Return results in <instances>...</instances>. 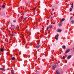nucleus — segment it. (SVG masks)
<instances>
[{"instance_id":"0eeeda50","label":"nucleus","mask_w":74,"mask_h":74,"mask_svg":"<svg viewBox=\"0 0 74 74\" xmlns=\"http://www.w3.org/2000/svg\"><path fill=\"white\" fill-rule=\"evenodd\" d=\"M0 70H1V71H5V69L2 68H0Z\"/></svg>"},{"instance_id":"423d86ee","label":"nucleus","mask_w":74,"mask_h":74,"mask_svg":"<svg viewBox=\"0 0 74 74\" xmlns=\"http://www.w3.org/2000/svg\"><path fill=\"white\" fill-rule=\"evenodd\" d=\"M70 51V49H68L65 52V53H68V52H69Z\"/></svg>"},{"instance_id":"2eb2a0df","label":"nucleus","mask_w":74,"mask_h":74,"mask_svg":"<svg viewBox=\"0 0 74 74\" xmlns=\"http://www.w3.org/2000/svg\"><path fill=\"white\" fill-rule=\"evenodd\" d=\"M71 56H68L67 57L68 59H70V58H71Z\"/></svg>"},{"instance_id":"f03ea898","label":"nucleus","mask_w":74,"mask_h":74,"mask_svg":"<svg viewBox=\"0 0 74 74\" xmlns=\"http://www.w3.org/2000/svg\"><path fill=\"white\" fill-rule=\"evenodd\" d=\"M59 36V34H57V35H56L55 38L56 40H58V37Z\"/></svg>"},{"instance_id":"e433bc0d","label":"nucleus","mask_w":74,"mask_h":74,"mask_svg":"<svg viewBox=\"0 0 74 74\" xmlns=\"http://www.w3.org/2000/svg\"><path fill=\"white\" fill-rule=\"evenodd\" d=\"M23 17H21V19H23Z\"/></svg>"},{"instance_id":"c03bdc74","label":"nucleus","mask_w":74,"mask_h":74,"mask_svg":"<svg viewBox=\"0 0 74 74\" xmlns=\"http://www.w3.org/2000/svg\"><path fill=\"white\" fill-rule=\"evenodd\" d=\"M29 74H30V73H29Z\"/></svg>"},{"instance_id":"2f4dec72","label":"nucleus","mask_w":74,"mask_h":74,"mask_svg":"<svg viewBox=\"0 0 74 74\" xmlns=\"http://www.w3.org/2000/svg\"><path fill=\"white\" fill-rule=\"evenodd\" d=\"M13 22L15 23L16 22V21H13Z\"/></svg>"},{"instance_id":"f704fd0d","label":"nucleus","mask_w":74,"mask_h":74,"mask_svg":"<svg viewBox=\"0 0 74 74\" xmlns=\"http://www.w3.org/2000/svg\"><path fill=\"white\" fill-rule=\"evenodd\" d=\"M16 50H15V51H16Z\"/></svg>"},{"instance_id":"20e7f679","label":"nucleus","mask_w":74,"mask_h":74,"mask_svg":"<svg viewBox=\"0 0 74 74\" xmlns=\"http://www.w3.org/2000/svg\"><path fill=\"white\" fill-rule=\"evenodd\" d=\"M57 31L58 32H59V33H60V32L62 31V29H58L57 30Z\"/></svg>"},{"instance_id":"4c0bfd02","label":"nucleus","mask_w":74,"mask_h":74,"mask_svg":"<svg viewBox=\"0 0 74 74\" xmlns=\"http://www.w3.org/2000/svg\"><path fill=\"white\" fill-rule=\"evenodd\" d=\"M36 65H37V64H35V66H36Z\"/></svg>"},{"instance_id":"1a4fd4ad","label":"nucleus","mask_w":74,"mask_h":74,"mask_svg":"<svg viewBox=\"0 0 74 74\" xmlns=\"http://www.w3.org/2000/svg\"><path fill=\"white\" fill-rule=\"evenodd\" d=\"M12 34H10V36H11V37H12V36H14V33L12 32Z\"/></svg>"},{"instance_id":"9d476101","label":"nucleus","mask_w":74,"mask_h":74,"mask_svg":"<svg viewBox=\"0 0 74 74\" xmlns=\"http://www.w3.org/2000/svg\"><path fill=\"white\" fill-rule=\"evenodd\" d=\"M40 47V45H37L36 47V48H38Z\"/></svg>"},{"instance_id":"b1692460","label":"nucleus","mask_w":74,"mask_h":74,"mask_svg":"<svg viewBox=\"0 0 74 74\" xmlns=\"http://www.w3.org/2000/svg\"><path fill=\"white\" fill-rule=\"evenodd\" d=\"M18 61H20V60H21V59L20 58H18Z\"/></svg>"},{"instance_id":"a211bd4d","label":"nucleus","mask_w":74,"mask_h":74,"mask_svg":"<svg viewBox=\"0 0 74 74\" xmlns=\"http://www.w3.org/2000/svg\"><path fill=\"white\" fill-rule=\"evenodd\" d=\"M65 21V18H62V20H61V22H62V21Z\"/></svg>"},{"instance_id":"4be33fe9","label":"nucleus","mask_w":74,"mask_h":74,"mask_svg":"<svg viewBox=\"0 0 74 74\" xmlns=\"http://www.w3.org/2000/svg\"><path fill=\"white\" fill-rule=\"evenodd\" d=\"M17 30H19V27H18V26L17 28Z\"/></svg>"},{"instance_id":"f3484780","label":"nucleus","mask_w":74,"mask_h":74,"mask_svg":"<svg viewBox=\"0 0 74 74\" xmlns=\"http://www.w3.org/2000/svg\"><path fill=\"white\" fill-rule=\"evenodd\" d=\"M27 18H28L27 17H25L24 18V21H26V20L27 19Z\"/></svg>"},{"instance_id":"ea45409f","label":"nucleus","mask_w":74,"mask_h":74,"mask_svg":"<svg viewBox=\"0 0 74 74\" xmlns=\"http://www.w3.org/2000/svg\"><path fill=\"white\" fill-rule=\"evenodd\" d=\"M18 55V54H16V55Z\"/></svg>"},{"instance_id":"a18cd8bd","label":"nucleus","mask_w":74,"mask_h":74,"mask_svg":"<svg viewBox=\"0 0 74 74\" xmlns=\"http://www.w3.org/2000/svg\"><path fill=\"white\" fill-rule=\"evenodd\" d=\"M8 53H10V52H8Z\"/></svg>"},{"instance_id":"f257e3e1","label":"nucleus","mask_w":74,"mask_h":74,"mask_svg":"<svg viewBox=\"0 0 74 74\" xmlns=\"http://www.w3.org/2000/svg\"><path fill=\"white\" fill-rule=\"evenodd\" d=\"M22 40H23V43L25 44L26 43V41H25V38L24 37V35H23Z\"/></svg>"},{"instance_id":"aec40b11","label":"nucleus","mask_w":74,"mask_h":74,"mask_svg":"<svg viewBox=\"0 0 74 74\" xmlns=\"http://www.w3.org/2000/svg\"><path fill=\"white\" fill-rule=\"evenodd\" d=\"M2 7L3 8H5V6L4 5H2Z\"/></svg>"},{"instance_id":"9b49d317","label":"nucleus","mask_w":74,"mask_h":74,"mask_svg":"<svg viewBox=\"0 0 74 74\" xmlns=\"http://www.w3.org/2000/svg\"><path fill=\"white\" fill-rule=\"evenodd\" d=\"M56 72L57 74H60V73L58 70H56Z\"/></svg>"},{"instance_id":"a878e982","label":"nucleus","mask_w":74,"mask_h":74,"mask_svg":"<svg viewBox=\"0 0 74 74\" xmlns=\"http://www.w3.org/2000/svg\"><path fill=\"white\" fill-rule=\"evenodd\" d=\"M71 22L72 23V24H73L74 23V21H71Z\"/></svg>"},{"instance_id":"72a5a7b5","label":"nucleus","mask_w":74,"mask_h":74,"mask_svg":"<svg viewBox=\"0 0 74 74\" xmlns=\"http://www.w3.org/2000/svg\"><path fill=\"white\" fill-rule=\"evenodd\" d=\"M40 11H39V13H40Z\"/></svg>"},{"instance_id":"37998d69","label":"nucleus","mask_w":74,"mask_h":74,"mask_svg":"<svg viewBox=\"0 0 74 74\" xmlns=\"http://www.w3.org/2000/svg\"><path fill=\"white\" fill-rule=\"evenodd\" d=\"M7 51H8V49H7Z\"/></svg>"},{"instance_id":"4468645a","label":"nucleus","mask_w":74,"mask_h":74,"mask_svg":"<svg viewBox=\"0 0 74 74\" xmlns=\"http://www.w3.org/2000/svg\"><path fill=\"white\" fill-rule=\"evenodd\" d=\"M62 47L63 49H66V46L65 45L62 46Z\"/></svg>"},{"instance_id":"473e14b6","label":"nucleus","mask_w":74,"mask_h":74,"mask_svg":"<svg viewBox=\"0 0 74 74\" xmlns=\"http://www.w3.org/2000/svg\"><path fill=\"white\" fill-rule=\"evenodd\" d=\"M22 25H23V26H24L25 25H24V24H23H23H22Z\"/></svg>"},{"instance_id":"c9c22d12","label":"nucleus","mask_w":74,"mask_h":74,"mask_svg":"<svg viewBox=\"0 0 74 74\" xmlns=\"http://www.w3.org/2000/svg\"><path fill=\"white\" fill-rule=\"evenodd\" d=\"M54 10V9H53V10H52L53 11Z\"/></svg>"},{"instance_id":"bb28decb","label":"nucleus","mask_w":74,"mask_h":74,"mask_svg":"<svg viewBox=\"0 0 74 74\" xmlns=\"http://www.w3.org/2000/svg\"><path fill=\"white\" fill-rule=\"evenodd\" d=\"M49 29V27H47V30H48Z\"/></svg>"},{"instance_id":"ddd939ff","label":"nucleus","mask_w":74,"mask_h":74,"mask_svg":"<svg viewBox=\"0 0 74 74\" xmlns=\"http://www.w3.org/2000/svg\"><path fill=\"white\" fill-rule=\"evenodd\" d=\"M1 51L2 52H4V49L3 48H1Z\"/></svg>"},{"instance_id":"6e6552de","label":"nucleus","mask_w":74,"mask_h":74,"mask_svg":"<svg viewBox=\"0 0 74 74\" xmlns=\"http://www.w3.org/2000/svg\"><path fill=\"white\" fill-rule=\"evenodd\" d=\"M56 65H53L52 66V69H55V68H56Z\"/></svg>"},{"instance_id":"cd10ccee","label":"nucleus","mask_w":74,"mask_h":74,"mask_svg":"<svg viewBox=\"0 0 74 74\" xmlns=\"http://www.w3.org/2000/svg\"><path fill=\"white\" fill-rule=\"evenodd\" d=\"M63 59H65V57H64V56H63Z\"/></svg>"},{"instance_id":"c756f323","label":"nucleus","mask_w":74,"mask_h":74,"mask_svg":"<svg viewBox=\"0 0 74 74\" xmlns=\"http://www.w3.org/2000/svg\"><path fill=\"white\" fill-rule=\"evenodd\" d=\"M73 18V16H72L70 18V19H72Z\"/></svg>"},{"instance_id":"393cba45","label":"nucleus","mask_w":74,"mask_h":74,"mask_svg":"<svg viewBox=\"0 0 74 74\" xmlns=\"http://www.w3.org/2000/svg\"><path fill=\"white\" fill-rule=\"evenodd\" d=\"M72 8H70V11H72Z\"/></svg>"},{"instance_id":"de8ad7c7","label":"nucleus","mask_w":74,"mask_h":74,"mask_svg":"<svg viewBox=\"0 0 74 74\" xmlns=\"http://www.w3.org/2000/svg\"><path fill=\"white\" fill-rule=\"evenodd\" d=\"M36 52H37V51H35Z\"/></svg>"},{"instance_id":"8fccbe9b","label":"nucleus","mask_w":74,"mask_h":74,"mask_svg":"<svg viewBox=\"0 0 74 74\" xmlns=\"http://www.w3.org/2000/svg\"><path fill=\"white\" fill-rule=\"evenodd\" d=\"M42 36V35H41V36Z\"/></svg>"},{"instance_id":"dca6fc26","label":"nucleus","mask_w":74,"mask_h":74,"mask_svg":"<svg viewBox=\"0 0 74 74\" xmlns=\"http://www.w3.org/2000/svg\"><path fill=\"white\" fill-rule=\"evenodd\" d=\"M49 27L50 29H51L52 27V25H50L49 26Z\"/></svg>"},{"instance_id":"58836bf2","label":"nucleus","mask_w":74,"mask_h":74,"mask_svg":"<svg viewBox=\"0 0 74 74\" xmlns=\"http://www.w3.org/2000/svg\"><path fill=\"white\" fill-rule=\"evenodd\" d=\"M72 5H73V3H72Z\"/></svg>"},{"instance_id":"79ce46f5","label":"nucleus","mask_w":74,"mask_h":74,"mask_svg":"<svg viewBox=\"0 0 74 74\" xmlns=\"http://www.w3.org/2000/svg\"><path fill=\"white\" fill-rule=\"evenodd\" d=\"M6 44H8V43H7Z\"/></svg>"},{"instance_id":"49530a36","label":"nucleus","mask_w":74,"mask_h":74,"mask_svg":"<svg viewBox=\"0 0 74 74\" xmlns=\"http://www.w3.org/2000/svg\"><path fill=\"white\" fill-rule=\"evenodd\" d=\"M56 63H57V62H56Z\"/></svg>"},{"instance_id":"f8f14e48","label":"nucleus","mask_w":74,"mask_h":74,"mask_svg":"<svg viewBox=\"0 0 74 74\" xmlns=\"http://www.w3.org/2000/svg\"><path fill=\"white\" fill-rule=\"evenodd\" d=\"M12 60H15V57H13L12 58Z\"/></svg>"},{"instance_id":"a19ab883","label":"nucleus","mask_w":74,"mask_h":74,"mask_svg":"<svg viewBox=\"0 0 74 74\" xmlns=\"http://www.w3.org/2000/svg\"><path fill=\"white\" fill-rule=\"evenodd\" d=\"M6 42H8V40H7V41H6Z\"/></svg>"},{"instance_id":"5701e85b","label":"nucleus","mask_w":74,"mask_h":74,"mask_svg":"<svg viewBox=\"0 0 74 74\" xmlns=\"http://www.w3.org/2000/svg\"><path fill=\"white\" fill-rule=\"evenodd\" d=\"M36 8H33V10L34 11H36Z\"/></svg>"},{"instance_id":"39448f33","label":"nucleus","mask_w":74,"mask_h":74,"mask_svg":"<svg viewBox=\"0 0 74 74\" xmlns=\"http://www.w3.org/2000/svg\"><path fill=\"white\" fill-rule=\"evenodd\" d=\"M12 26H13V28L14 29H17V27L15 26L14 25H12Z\"/></svg>"},{"instance_id":"09e8293b","label":"nucleus","mask_w":74,"mask_h":74,"mask_svg":"<svg viewBox=\"0 0 74 74\" xmlns=\"http://www.w3.org/2000/svg\"><path fill=\"white\" fill-rule=\"evenodd\" d=\"M2 1H3V0H2Z\"/></svg>"},{"instance_id":"7c9ffc66","label":"nucleus","mask_w":74,"mask_h":74,"mask_svg":"<svg viewBox=\"0 0 74 74\" xmlns=\"http://www.w3.org/2000/svg\"><path fill=\"white\" fill-rule=\"evenodd\" d=\"M52 18H53V17H52V16H51V18L50 19L51 20L52 19Z\"/></svg>"},{"instance_id":"c85d7f7f","label":"nucleus","mask_w":74,"mask_h":74,"mask_svg":"<svg viewBox=\"0 0 74 74\" xmlns=\"http://www.w3.org/2000/svg\"><path fill=\"white\" fill-rule=\"evenodd\" d=\"M73 5H72L71 7L72 8V9H73Z\"/></svg>"},{"instance_id":"6ab92c4d","label":"nucleus","mask_w":74,"mask_h":74,"mask_svg":"<svg viewBox=\"0 0 74 74\" xmlns=\"http://www.w3.org/2000/svg\"><path fill=\"white\" fill-rule=\"evenodd\" d=\"M11 73L12 74H14V70H11Z\"/></svg>"},{"instance_id":"412c9836","label":"nucleus","mask_w":74,"mask_h":74,"mask_svg":"<svg viewBox=\"0 0 74 74\" xmlns=\"http://www.w3.org/2000/svg\"><path fill=\"white\" fill-rule=\"evenodd\" d=\"M37 63H38V64H39V63H40V61H39V60H38L37 61Z\"/></svg>"},{"instance_id":"7ed1b4c3","label":"nucleus","mask_w":74,"mask_h":74,"mask_svg":"<svg viewBox=\"0 0 74 74\" xmlns=\"http://www.w3.org/2000/svg\"><path fill=\"white\" fill-rule=\"evenodd\" d=\"M62 25H63V23H62V22H60L58 23V26L59 27H60L62 26Z\"/></svg>"}]
</instances>
